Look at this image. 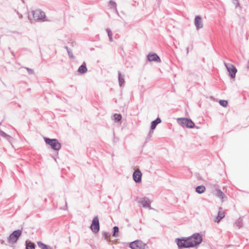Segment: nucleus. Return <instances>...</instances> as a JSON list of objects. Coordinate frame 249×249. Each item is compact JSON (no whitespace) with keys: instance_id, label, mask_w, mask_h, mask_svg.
Here are the masks:
<instances>
[{"instance_id":"obj_13","label":"nucleus","mask_w":249,"mask_h":249,"mask_svg":"<svg viewBox=\"0 0 249 249\" xmlns=\"http://www.w3.org/2000/svg\"><path fill=\"white\" fill-rule=\"evenodd\" d=\"M139 203H141L143 207L145 208H150L151 204L150 200L147 197H144L143 198H141L139 200Z\"/></svg>"},{"instance_id":"obj_4","label":"nucleus","mask_w":249,"mask_h":249,"mask_svg":"<svg viewBox=\"0 0 249 249\" xmlns=\"http://www.w3.org/2000/svg\"><path fill=\"white\" fill-rule=\"evenodd\" d=\"M188 239L192 242V247L200 244L202 241V237L199 233H195L192 235L187 237Z\"/></svg>"},{"instance_id":"obj_7","label":"nucleus","mask_w":249,"mask_h":249,"mask_svg":"<svg viewBox=\"0 0 249 249\" xmlns=\"http://www.w3.org/2000/svg\"><path fill=\"white\" fill-rule=\"evenodd\" d=\"M89 229L94 233H97L100 230V224L99 218L97 215L95 216L92 220L91 224L89 226Z\"/></svg>"},{"instance_id":"obj_18","label":"nucleus","mask_w":249,"mask_h":249,"mask_svg":"<svg viewBox=\"0 0 249 249\" xmlns=\"http://www.w3.org/2000/svg\"><path fill=\"white\" fill-rule=\"evenodd\" d=\"M110 9H111L113 12H114L119 16L118 11L117 9V4L115 2L110 0Z\"/></svg>"},{"instance_id":"obj_8","label":"nucleus","mask_w":249,"mask_h":249,"mask_svg":"<svg viewBox=\"0 0 249 249\" xmlns=\"http://www.w3.org/2000/svg\"><path fill=\"white\" fill-rule=\"evenodd\" d=\"M145 246L144 243L139 240L134 241L129 244V247L131 249H145Z\"/></svg>"},{"instance_id":"obj_35","label":"nucleus","mask_w":249,"mask_h":249,"mask_svg":"<svg viewBox=\"0 0 249 249\" xmlns=\"http://www.w3.org/2000/svg\"><path fill=\"white\" fill-rule=\"evenodd\" d=\"M189 47H187L186 48V50H187V53L188 54L189 53Z\"/></svg>"},{"instance_id":"obj_31","label":"nucleus","mask_w":249,"mask_h":249,"mask_svg":"<svg viewBox=\"0 0 249 249\" xmlns=\"http://www.w3.org/2000/svg\"><path fill=\"white\" fill-rule=\"evenodd\" d=\"M232 2L235 5V8L240 6V3L238 0H231Z\"/></svg>"},{"instance_id":"obj_25","label":"nucleus","mask_w":249,"mask_h":249,"mask_svg":"<svg viewBox=\"0 0 249 249\" xmlns=\"http://www.w3.org/2000/svg\"><path fill=\"white\" fill-rule=\"evenodd\" d=\"M112 236L114 237L119 236V228L117 226H114L113 228Z\"/></svg>"},{"instance_id":"obj_34","label":"nucleus","mask_w":249,"mask_h":249,"mask_svg":"<svg viewBox=\"0 0 249 249\" xmlns=\"http://www.w3.org/2000/svg\"><path fill=\"white\" fill-rule=\"evenodd\" d=\"M109 39H110V42L112 41V37H111V32L110 30V38H109Z\"/></svg>"},{"instance_id":"obj_36","label":"nucleus","mask_w":249,"mask_h":249,"mask_svg":"<svg viewBox=\"0 0 249 249\" xmlns=\"http://www.w3.org/2000/svg\"><path fill=\"white\" fill-rule=\"evenodd\" d=\"M152 133H153V131H150L149 135L150 136H151V135H152Z\"/></svg>"},{"instance_id":"obj_9","label":"nucleus","mask_w":249,"mask_h":249,"mask_svg":"<svg viewBox=\"0 0 249 249\" xmlns=\"http://www.w3.org/2000/svg\"><path fill=\"white\" fill-rule=\"evenodd\" d=\"M224 65L227 68V71L229 72L230 76L234 78L235 77L236 73L237 72V69L236 68L231 64L224 62Z\"/></svg>"},{"instance_id":"obj_6","label":"nucleus","mask_w":249,"mask_h":249,"mask_svg":"<svg viewBox=\"0 0 249 249\" xmlns=\"http://www.w3.org/2000/svg\"><path fill=\"white\" fill-rule=\"evenodd\" d=\"M33 17L35 21H44L46 17L45 13L40 10H33Z\"/></svg>"},{"instance_id":"obj_32","label":"nucleus","mask_w":249,"mask_h":249,"mask_svg":"<svg viewBox=\"0 0 249 249\" xmlns=\"http://www.w3.org/2000/svg\"><path fill=\"white\" fill-rule=\"evenodd\" d=\"M28 74H33L34 73V71L33 69L29 68H26Z\"/></svg>"},{"instance_id":"obj_27","label":"nucleus","mask_w":249,"mask_h":249,"mask_svg":"<svg viewBox=\"0 0 249 249\" xmlns=\"http://www.w3.org/2000/svg\"><path fill=\"white\" fill-rule=\"evenodd\" d=\"M235 225L236 227H237L239 229L242 228L243 226V221L241 219H238L236 222H235Z\"/></svg>"},{"instance_id":"obj_26","label":"nucleus","mask_w":249,"mask_h":249,"mask_svg":"<svg viewBox=\"0 0 249 249\" xmlns=\"http://www.w3.org/2000/svg\"><path fill=\"white\" fill-rule=\"evenodd\" d=\"M64 48L67 50L69 57L71 58H74V56L73 55L71 50L68 46H66L64 47Z\"/></svg>"},{"instance_id":"obj_15","label":"nucleus","mask_w":249,"mask_h":249,"mask_svg":"<svg viewBox=\"0 0 249 249\" xmlns=\"http://www.w3.org/2000/svg\"><path fill=\"white\" fill-rule=\"evenodd\" d=\"M87 71L86 63L85 62H84L78 69L77 72L81 74H83L86 73Z\"/></svg>"},{"instance_id":"obj_39","label":"nucleus","mask_w":249,"mask_h":249,"mask_svg":"<svg viewBox=\"0 0 249 249\" xmlns=\"http://www.w3.org/2000/svg\"><path fill=\"white\" fill-rule=\"evenodd\" d=\"M65 204H66V207H67V202H65Z\"/></svg>"},{"instance_id":"obj_37","label":"nucleus","mask_w":249,"mask_h":249,"mask_svg":"<svg viewBox=\"0 0 249 249\" xmlns=\"http://www.w3.org/2000/svg\"><path fill=\"white\" fill-rule=\"evenodd\" d=\"M247 68L249 69V61H248V66H247Z\"/></svg>"},{"instance_id":"obj_1","label":"nucleus","mask_w":249,"mask_h":249,"mask_svg":"<svg viewBox=\"0 0 249 249\" xmlns=\"http://www.w3.org/2000/svg\"><path fill=\"white\" fill-rule=\"evenodd\" d=\"M43 139L45 143L50 146L53 150L58 151L61 148V144L56 139H51L44 137Z\"/></svg>"},{"instance_id":"obj_10","label":"nucleus","mask_w":249,"mask_h":249,"mask_svg":"<svg viewBox=\"0 0 249 249\" xmlns=\"http://www.w3.org/2000/svg\"><path fill=\"white\" fill-rule=\"evenodd\" d=\"M142 174L140 170H135L133 174V178L136 183H139L142 181Z\"/></svg>"},{"instance_id":"obj_28","label":"nucleus","mask_w":249,"mask_h":249,"mask_svg":"<svg viewBox=\"0 0 249 249\" xmlns=\"http://www.w3.org/2000/svg\"><path fill=\"white\" fill-rule=\"evenodd\" d=\"M102 238L106 240L107 242L109 241V232L106 231L102 232Z\"/></svg>"},{"instance_id":"obj_33","label":"nucleus","mask_w":249,"mask_h":249,"mask_svg":"<svg viewBox=\"0 0 249 249\" xmlns=\"http://www.w3.org/2000/svg\"><path fill=\"white\" fill-rule=\"evenodd\" d=\"M106 32L107 34V36L109 37V28H107L106 29Z\"/></svg>"},{"instance_id":"obj_24","label":"nucleus","mask_w":249,"mask_h":249,"mask_svg":"<svg viewBox=\"0 0 249 249\" xmlns=\"http://www.w3.org/2000/svg\"><path fill=\"white\" fill-rule=\"evenodd\" d=\"M121 119L122 115L120 114L116 113L112 117V120L116 123L120 122Z\"/></svg>"},{"instance_id":"obj_21","label":"nucleus","mask_w":249,"mask_h":249,"mask_svg":"<svg viewBox=\"0 0 249 249\" xmlns=\"http://www.w3.org/2000/svg\"><path fill=\"white\" fill-rule=\"evenodd\" d=\"M37 244L41 249H53L51 246L43 243L41 241H38Z\"/></svg>"},{"instance_id":"obj_19","label":"nucleus","mask_w":249,"mask_h":249,"mask_svg":"<svg viewBox=\"0 0 249 249\" xmlns=\"http://www.w3.org/2000/svg\"><path fill=\"white\" fill-rule=\"evenodd\" d=\"M118 75L119 85L120 87H122L123 85L124 84L125 82L124 76L121 74V72L120 71H118Z\"/></svg>"},{"instance_id":"obj_17","label":"nucleus","mask_w":249,"mask_h":249,"mask_svg":"<svg viewBox=\"0 0 249 249\" xmlns=\"http://www.w3.org/2000/svg\"><path fill=\"white\" fill-rule=\"evenodd\" d=\"M25 249H35L36 245L35 243L30 240L25 241Z\"/></svg>"},{"instance_id":"obj_23","label":"nucleus","mask_w":249,"mask_h":249,"mask_svg":"<svg viewBox=\"0 0 249 249\" xmlns=\"http://www.w3.org/2000/svg\"><path fill=\"white\" fill-rule=\"evenodd\" d=\"M206 188L204 185H199L196 188V191L198 194H202L205 191Z\"/></svg>"},{"instance_id":"obj_29","label":"nucleus","mask_w":249,"mask_h":249,"mask_svg":"<svg viewBox=\"0 0 249 249\" xmlns=\"http://www.w3.org/2000/svg\"><path fill=\"white\" fill-rule=\"evenodd\" d=\"M219 103V104L223 107H226L228 104V101L227 100H220Z\"/></svg>"},{"instance_id":"obj_22","label":"nucleus","mask_w":249,"mask_h":249,"mask_svg":"<svg viewBox=\"0 0 249 249\" xmlns=\"http://www.w3.org/2000/svg\"><path fill=\"white\" fill-rule=\"evenodd\" d=\"M0 136L4 138L6 140H7L9 142H11L12 140V137L10 135L7 134L4 131L0 130Z\"/></svg>"},{"instance_id":"obj_3","label":"nucleus","mask_w":249,"mask_h":249,"mask_svg":"<svg viewBox=\"0 0 249 249\" xmlns=\"http://www.w3.org/2000/svg\"><path fill=\"white\" fill-rule=\"evenodd\" d=\"M22 233L21 230H17L13 231L8 238V241L9 243H16Z\"/></svg>"},{"instance_id":"obj_5","label":"nucleus","mask_w":249,"mask_h":249,"mask_svg":"<svg viewBox=\"0 0 249 249\" xmlns=\"http://www.w3.org/2000/svg\"><path fill=\"white\" fill-rule=\"evenodd\" d=\"M177 121L179 124L185 126L187 128H193L195 127L194 123L190 119L186 118H178Z\"/></svg>"},{"instance_id":"obj_16","label":"nucleus","mask_w":249,"mask_h":249,"mask_svg":"<svg viewBox=\"0 0 249 249\" xmlns=\"http://www.w3.org/2000/svg\"><path fill=\"white\" fill-rule=\"evenodd\" d=\"M225 216L224 212L222 211V208H219V211L218 213V215L216 217L214 221L217 223H219L222 219H223Z\"/></svg>"},{"instance_id":"obj_20","label":"nucleus","mask_w":249,"mask_h":249,"mask_svg":"<svg viewBox=\"0 0 249 249\" xmlns=\"http://www.w3.org/2000/svg\"><path fill=\"white\" fill-rule=\"evenodd\" d=\"M161 121L160 118H157L155 120L151 122V129L154 130L156 128L157 125L161 123Z\"/></svg>"},{"instance_id":"obj_38","label":"nucleus","mask_w":249,"mask_h":249,"mask_svg":"<svg viewBox=\"0 0 249 249\" xmlns=\"http://www.w3.org/2000/svg\"><path fill=\"white\" fill-rule=\"evenodd\" d=\"M0 242H1V244H3V243H4V241L3 240H0Z\"/></svg>"},{"instance_id":"obj_30","label":"nucleus","mask_w":249,"mask_h":249,"mask_svg":"<svg viewBox=\"0 0 249 249\" xmlns=\"http://www.w3.org/2000/svg\"><path fill=\"white\" fill-rule=\"evenodd\" d=\"M28 19L31 23H33L34 20H35V18L33 17V10L29 14Z\"/></svg>"},{"instance_id":"obj_12","label":"nucleus","mask_w":249,"mask_h":249,"mask_svg":"<svg viewBox=\"0 0 249 249\" xmlns=\"http://www.w3.org/2000/svg\"><path fill=\"white\" fill-rule=\"evenodd\" d=\"M214 187L215 192L214 194L215 196L219 197L222 201H223L224 197H225V196L224 193L218 188V186L217 185H214Z\"/></svg>"},{"instance_id":"obj_2","label":"nucleus","mask_w":249,"mask_h":249,"mask_svg":"<svg viewBox=\"0 0 249 249\" xmlns=\"http://www.w3.org/2000/svg\"><path fill=\"white\" fill-rule=\"evenodd\" d=\"M176 242L179 249L192 248V243L187 237L178 238L176 239Z\"/></svg>"},{"instance_id":"obj_14","label":"nucleus","mask_w":249,"mask_h":249,"mask_svg":"<svg viewBox=\"0 0 249 249\" xmlns=\"http://www.w3.org/2000/svg\"><path fill=\"white\" fill-rule=\"evenodd\" d=\"M195 24L197 30H199V29L203 27L202 18L200 16H197L196 17L195 19Z\"/></svg>"},{"instance_id":"obj_11","label":"nucleus","mask_w":249,"mask_h":249,"mask_svg":"<svg viewBox=\"0 0 249 249\" xmlns=\"http://www.w3.org/2000/svg\"><path fill=\"white\" fill-rule=\"evenodd\" d=\"M147 58L148 61H155L157 62H160L161 60L160 57L155 53L151 54L149 53L147 56Z\"/></svg>"}]
</instances>
